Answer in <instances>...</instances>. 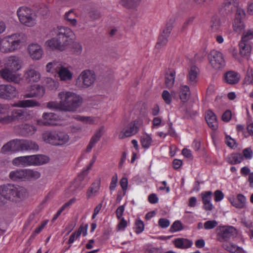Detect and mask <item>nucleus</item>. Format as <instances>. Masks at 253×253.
<instances>
[{"label":"nucleus","instance_id":"f257e3e1","mask_svg":"<svg viewBox=\"0 0 253 253\" xmlns=\"http://www.w3.org/2000/svg\"><path fill=\"white\" fill-rule=\"evenodd\" d=\"M55 37L46 41V43L52 49L63 51L65 47L72 43L75 39V34L68 27H57L54 29Z\"/></svg>","mask_w":253,"mask_h":253},{"label":"nucleus","instance_id":"f03ea898","mask_svg":"<svg viewBox=\"0 0 253 253\" xmlns=\"http://www.w3.org/2000/svg\"><path fill=\"white\" fill-rule=\"evenodd\" d=\"M62 111L76 112L83 103V98L71 91H61L58 93Z\"/></svg>","mask_w":253,"mask_h":253},{"label":"nucleus","instance_id":"7ed1b4c3","mask_svg":"<svg viewBox=\"0 0 253 253\" xmlns=\"http://www.w3.org/2000/svg\"><path fill=\"white\" fill-rule=\"evenodd\" d=\"M26 195V189L18 185L7 183L0 186V195L7 201L16 202Z\"/></svg>","mask_w":253,"mask_h":253},{"label":"nucleus","instance_id":"20e7f679","mask_svg":"<svg viewBox=\"0 0 253 253\" xmlns=\"http://www.w3.org/2000/svg\"><path fill=\"white\" fill-rule=\"evenodd\" d=\"M20 22L28 27H33L36 24L37 14L32 9L27 7H20L17 11Z\"/></svg>","mask_w":253,"mask_h":253},{"label":"nucleus","instance_id":"39448f33","mask_svg":"<svg viewBox=\"0 0 253 253\" xmlns=\"http://www.w3.org/2000/svg\"><path fill=\"white\" fill-rule=\"evenodd\" d=\"M216 240L220 242H227L236 237L237 229L232 226H219L216 229Z\"/></svg>","mask_w":253,"mask_h":253},{"label":"nucleus","instance_id":"423d86ee","mask_svg":"<svg viewBox=\"0 0 253 253\" xmlns=\"http://www.w3.org/2000/svg\"><path fill=\"white\" fill-rule=\"evenodd\" d=\"M143 123L142 120L140 118L130 122L123 130L120 132L119 138L124 139L135 134L138 132L139 127L143 125Z\"/></svg>","mask_w":253,"mask_h":253},{"label":"nucleus","instance_id":"0eeeda50","mask_svg":"<svg viewBox=\"0 0 253 253\" xmlns=\"http://www.w3.org/2000/svg\"><path fill=\"white\" fill-rule=\"evenodd\" d=\"M16 35H12L2 40L0 42V48L3 52L13 51L20 47L21 41L16 39Z\"/></svg>","mask_w":253,"mask_h":253},{"label":"nucleus","instance_id":"6e6552de","mask_svg":"<svg viewBox=\"0 0 253 253\" xmlns=\"http://www.w3.org/2000/svg\"><path fill=\"white\" fill-rule=\"evenodd\" d=\"M208 59L211 66L216 70L220 69L225 65L223 54L216 50H211L208 55Z\"/></svg>","mask_w":253,"mask_h":253},{"label":"nucleus","instance_id":"1a4fd4ad","mask_svg":"<svg viewBox=\"0 0 253 253\" xmlns=\"http://www.w3.org/2000/svg\"><path fill=\"white\" fill-rule=\"evenodd\" d=\"M245 12L244 9L238 8L236 9L235 17L233 23L234 31L241 34L245 28V25L243 19L245 17Z\"/></svg>","mask_w":253,"mask_h":253},{"label":"nucleus","instance_id":"9d476101","mask_svg":"<svg viewBox=\"0 0 253 253\" xmlns=\"http://www.w3.org/2000/svg\"><path fill=\"white\" fill-rule=\"evenodd\" d=\"M22 151V139H15L9 141L5 144L1 149V152L6 154Z\"/></svg>","mask_w":253,"mask_h":253},{"label":"nucleus","instance_id":"9b49d317","mask_svg":"<svg viewBox=\"0 0 253 253\" xmlns=\"http://www.w3.org/2000/svg\"><path fill=\"white\" fill-rule=\"evenodd\" d=\"M18 94L16 87L11 84L0 85V97L10 100L15 98Z\"/></svg>","mask_w":253,"mask_h":253},{"label":"nucleus","instance_id":"f8f14e48","mask_svg":"<svg viewBox=\"0 0 253 253\" xmlns=\"http://www.w3.org/2000/svg\"><path fill=\"white\" fill-rule=\"evenodd\" d=\"M239 0H225L219 7V13L226 16L232 13L233 8H239Z\"/></svg>","mask_w":253,"mask_h":253},{"label":"nucleus","instance_id":"ddd939ff","mask_svg":"<svg viewBox=\"0 0 253 253\" xmlns=\"http://www.w3.org/2000/svg\"><path fill=\"white\" fill-rule=\"evenodd\" d=\"M45 93L44 88L41 85L35 84L31 86L30 90L24 95V98H41Z\"/></svg>","mask_w":253,"mask_h":253},{"label":"nucleus","instance_id":"4468645a","mask_svg":"<svg viewBox=\"0 0 253 253\" xmlns=\"http://www.w3.org/2000/svg\"><path fill=\"white\" fill-rule=\"evenodd\" d=\"M84 86L89 87L93 84L95 80V75L93 71L87 70L82 72L80 76Z\"/></svg>","mask_w":253,"mask_h":253},{"label":"nucleus","instance_id":"2eb2a0df","mask_svg":"<svg viewBox=\"0 0 253 253\" xmlns=\"http://www.w3.org/2000/svg\"><path fill=\"white\" fill-rule=\"evenodd\" d=\"M5 66L16 73L21 67V62L18 57L10 56L6 61Z\"/></svg>","mask_w":253,"mask_h":253},{"label":"nucleus","instance_id":"dca6fc26","mask_svg":"<svg viewBox=\"0 0 253 253\" xmlns=\"http://www.w3.org/2000/svg\"><path fill=\"white\" fill-rule=\"evenodd\" d=\"M0 76L8 82L16 83L18 81V76L16 72L9 69L5 66L4 68L0 70Z\"/></svg>","mask_w":253,"mask_h":253},{"label":"nucleus","instance_id":"f3484780","mask_svg":"<svg viewBox=\"0 0 253 253\" xmlns=\"http://www.w3.org/2000/svg\"><path fill=\"white\" fill-rule=\"evenodd\" d=\"M28 51L30 56L33 59L39 60L41 58L43 51L38 44H31L28 46Z\"/></svg>","mask_w":253,"mask_h":253},{"label":"nucleus","instance_id":"a211bd4d","mask_svg":"<svg viewBox=\"0 0 253 253\" xmlns=\"http://www.w3.org/2000/svg\"><path fill=\"white\" fill-rule=\"evenodd\" d=\"M57 131L47 130L42 134V138L43 141L53 146H57Z\"/></svg>","mask_w":253,"mask_h":253},{"label":"nucleus","instance_id":"6ab92c4d","mask_svg":"<svg viewBox=\"0 0 253 253\" xmlns=\"http://www.w3.org/2000/svg\"><path fill=\"white\" fill-rule=\"evenodd\" d=\"M205 119L209 126L213 130L218 128V123L216 116L215 114L211 110L207 111L205 116Z\"/></svg>","mask_w":253,"mask_h":253},{"label":"nucleus","instance_id":"aec40b11","mask_svg":"<svg viewBox=\"0 0 253 253\" xmlns=\"http://www.w3.org/2000/svg\"><path fill=\"white\" fill-rule=\"evenodd\" d=\"M199 70L196 66H192L188 71L187 81L190 85L195 86L198 82L197 77Z\"/></svg>","mask_w":253,"mask_h":253},{"label":"nucleus","instance_id":"412c9836","mask_svg":"<svg viewBox=\"0 0 253 253\" xmlns=\"http://www.w3.org/2000/svg\"><path fill=\"white\" fill-rule=\"evenodd\" d=\"M31 166H40L45 164L49 162L48 157L43 155H31Z\"/></svg>","mask_w":253,"mask_h":253},{"label":"nucleus","instance_id":"4be33fe9","mask_svg":"<svg viewBox=\"0 0 253 253\" xmlns=\"http://www.w3.org/2000/svg\"><path fill=\"white\" fill-rule=\"evenodd\" d=\"M190 95V88L187 85H182L180 87V91L179 92V97L181 101V104L180 108H182L185 103L188 102L189 97Z\"/></svg>","mask_w":253,"mask_h":253},{"label":"nucleus","instance_id":"5701e85b","mask_svg":"<svg viewBox=\"0 0 253 253\" xmlns=\"http://www.w3.org/2000/svg\"><path fill=\"white\" fill-rule=\"evenodd\" d=\"M104 126H101L98 130L94 134V135L90 139V141L88 144L86 151L87 152H89L91 151L94 145L99 140L101 137L103 135V131L104 130Z\"/></svg>","mask_w":253,"mask_h":253},{"label":"nucleus","instance_id":"b1692460","mask_svg":"<svg viewBox=\"0 0 253 253\" xmlns=\"http://www.w3.org/2000/svg\"><path fill=\"white\" fill-rule=\"evenodd\" d=\"M39 150L38 144L32 140L22 139V151H37Z\"/></svg>","mask_w":253,"mask_h":253},{"label":"nucleus","instance_id":"393cba45","mask_svg":"<svg viewBox=\"0 0 253 253\" xmlns=\"http://www.w3.org/2000/svg\"><path fill=\"white\" fill-rule=\"evenodd\" d=\"M84 177L83 175H80L77 178L73 183L71 185L70 191L74 194L81 191L85 186V183L83 182Z\"/></svg>","mask_w":253,"mask_h":253},{"label":"nucleus","instance_id":"a878e982","mask_svg":"<svg viewBox=\"0 0 253 253\" xmlns=\"http://www.w3.org/2000/svg\"><path fill=\"white\" fill-rule=\"evenodd\" d=\"M26 169H16L11 171L9 178L13 181L26 180Z\"/></svg>","mask_w":253,"mask_h":253},{"label":"nucleus","instance_id":"bb28decb","mask_svg":"<svg viewBox=\"0 0 253 253\" xmlns=\"http://www.w3.org/2000/svg\"><path fill=\"white\" fill-rule=\"evenodd\" d=\"M30 156H20L13 159L12 163L14 166L26 167L31 166Z\"/></svg>","mask_w":253,"mask_h":253},{"label":"nucleus","instance_id":"cd10ccee","mask_svg":"<svg viewBox=\"0 0 253 253\" xmlns=\"http://www.w3.org/2000/svg\"><path fill=\"white\" fill-rule=\"evenodd\" d=\"M193 105L192 102H189L185 104L181 111L184 112V117L189 118L195 116L197 114V111L193 108Z\"/></svg>","mask_w":253,"mask_h":253},{"label":"nucleus","instance_id":"c85d7f7f","mask_svg":"<svg viewBox=\"0 0 253 253\" xmlns=\"http://www.w3.org/2000/svg\"><path fill=\"white\" fill-rule=\"evenodd\" d=\"M230 201L232 206L237 208L242 209L245 207L246 199L245 197L241 194H239L236 199H231Z\"/></svg>","mask_w":253,"mask_h":253},{"label":"nucleus","instance_id":"c756f323","mask_svg":"<svg viewBox=\"0 0 253 253\" xmlns=\"http://www.w3.org/2000/svg\"><path fill=\"white\" fill-rule=\"evenodd\" d=\"M225 82L231 84L238 83L240 80V76L234 71L227 72L224 76Z\"/></svg>","mask_w":253,"mask_h":253},{"label":"nucleus","instance_id":"7c9ffc66","mask_svg":"<svg viewBox=\"0 0 253 253\" xmlns=\"http://www.w3.org/2000/svg\"><path fill=\"white\" fill-rule=\"evenodd\" d=\"M43 124L44 125H53L58 120V116L53 113H44L42 115Z\"/></svg>","mask_w":253,"mask_h":253},{"label":"nucleus","instance_id":"2f4dec72","mask_svg":"<svg viewBox=\"0 0 253 253\" xmlns=\"http://www.w3.org/2000/svg\"><path fill=\"white\" fill-rule=\"evenodd\" d=\"M26 81L29 83H35L39 81L40 74L34 69L28 70L25 73Z\"/></svg>","mask_w":253,"mask_h":253},{"label":"nucleus","instance_id":"473e14b6","mask_svg":"<svg viewBox=\"0 0 253 253\" xmlns=\"http://www.w3.org/2000/svg\"><path fill=\"white\" fill-rule=\"evenodd\" d=\"M13 122L24 120L26 118L27 112L24 110L15 109L11 113Z\"/></svg>","mask_w":253,"mask_h":253},{"label":"nucleus","instance_id":"72a5a7b5","mask_svg":"<svg viewBox=\"0 0 253 253\" xmlns=\"http://www.w3.org/2000/svg\"><path fill=\"white\" fill-rule=\"evenodd\" d=\"M175 72L174 70H169L165 73V84L167 87L170 88L173 86L174 83Z\"/></svg>","mask_w":253,"mask_h":253},{"label":"nucleus","instance_id":"f704fd0d","mask_svg":"<svg viewBox=\"0 0 253 253\" xmlns=\"http://www.w3.org/2000/svg\"><path fill=\"white\" fill-rule=\"evenodd\" d=\"M174 244L178 248L186 249L192 246V242L186 239L178 238L174 241Z\"/></svg>","mask_w":253,"mask_h":253},{"label":"nucleus","instance_id":"c9c22d12","mask_svg":"<svg viewBox=\"0 0 253 253\" xmlns=\"http://www.w3.org/2000/svg\"><path fill=\"white\" fill-rule=\"evenodd\" d=\"M240 47V52L243 56H248L250 55L252 47L251 45L247 43V42L241 41L239 44Z\"/></svg>","mask_w":253,"mask_h":253},{"label":"nucleus","instance_id":"e433bc0d","mask_svg":"<svg viewBox=\"0 0 253 253\" xmlns=\"http://www.w3.org/2000/svg\"><path fill=\"white\" fill-rule=\"evenodd\" d=\"M17 105L20 107L26 108L40 106V103L35 100L30 99L19 100Z\"/></svg>","mask_w":253,"mask_h":253},{"label":"nucleus","instance_id":"4c0bfd02","mask_svg":"<svg viewBox=\"0 0 253 253\" xmlns=\"http://www.w3.org/2000/svg\"><path fill=\"white\" fill-rule=\"evenodd\" d=\"M57 146H62L68 142L69 140V135L65 132L57 131Z\"/></svg>","mask_w":253,"mask_h":253},{"label":"nucleus","instance_id":"58836bf2","mask_svg":"<svg viewBox=\"0 0 253 253\" xmlns=\"http://www.w3.org/2000/svg\"><path fill=\"white\" fill-rule=\"evenodd\" d=\"M222 247L227 251L231 253H242L243 250L242 248L237 247L233 243H225L222 245Z\"/></svg>","mask_w":253,"mask_h":253},{"label":"nucleus","instance_id":"ea45409f","mask_svg":"<svg viewBox=\"0 0 253 253\" xmlns=\"http://www.w3.org/2000/svg\"><path fill=\"white\" fill-rule=\"evenodd\" d=\"M58 74L62 81L71 80L72 78V74L71 72L63 67L59 69Z\"/></svg>","mask_w":253,"mask_h":253},{"label":"nucleus","instance_id":"a19ab883","mask_svg":"<svg viewBox=\"0 0 253 253\" xmlns=\"http://www.w3.org/2000/svg\"><path fill=\"white\" fill-rule=\"evenodd\" d=\"M37 129L34 126L29 124H24L21 127V132L25 136L31 135Z\"/></svg>","mask_w":253,"mask_h":253},{"label":"nucleus","instance_id":"79ce46f5","mask_svg":"<svg viewBox=\"0 0 253 253\" xmlns=\"http://www.w3.org/2000/svg\"><path fill=\"white\" fill-rule=\"evenodd\" d=\"M26 180H36L41 176V173L37 171L29 169H26Z\"/></svg>","mask_w":253,"mask_h":253},{"label":"nucleus","instance_id":"37998d69","mask_svg":"<svg viewBox=\"0 0 253 253\" xmlns=\"http://www.w3.org/2000/svg\"><path fill=\"white\" fill-rule=\"evenodd\" d=\"M141 0H121V4L126 8H131L137 6Z\"/></svg>","mask_w":253,"mask_h":253},{"label":"nucleus","instance_id":"c03bdc74","mask_svg":"<svg viewBox=\"0 0 253 253\" xmlns=\"http://www.w3.org/2000/svg\"><path fill=\"white\" fill-rule=\"evenodd\" d=\"M244 160L243 156L240 153L232 155L231 157L228 158V162L232 165H235L240 163Z\"/></svg>","mask_w":253,"mask_h":253},{"label":"nucleus","instance_id":"a18cd8bd","mask_svg":"<svg viewBox=\"0 0 253 253\" xmlns=\"http://www.w3.org/2000/svg\"><path fill=\"white\" fill-rule=\"evenodd\" d=\"M242 40L241 41L247 42L253 39V29L244 30L243 32Z\"/></svg>","mask_w":253,"mask_h":253},{"label":"nucleus","instance_id":"49530a36","mask_svg":"<svg viewBox=\"0 0 253 253\" xmlns=\"http://www.w3.org/2000/svg\"><path fill=\"white\" fill-rule=\"evenodd\" d=\"M168 36H166L164 34L160 35L156 44V47L157 48H161L165 46L168 42Z\"/></svg>","mask_w":253,"mask_h":253},{"label":"nucleus","instance_id":"de8ad7c7","mask_svg":"<svg viewBox=\"0 0 253 253\" xmlns=\"http://www.w3.org/2000/svg\"><path fill=\"white\" fill-rule=\"evenodd\" d=\"M220 26V20L216 17L212 18L211 23V28L213 32L217 31Z\"/></svg>","mask_w":253,"mask_h":253},{"label":"nucleus","instance_id":"09e8293b","mask_svg":"<svg viewBox=\"0 0 253 253\" xmlns=\"http://www.w3.org/2000/svg\"><path fill=\"white\" fill-rule=\"evenodd\" d=\"M65 19L70 22V24L75 26L76 25L77 20L74 17L73 11L71 10L65 14Z\"/></svg>","mask_w":253,"mask_h":253},{"label":"nucleus","instance_id":"8fccbe9b","mask_svg":"<svg viewBox=\"0 0 253 253\" xmlns=\"http://www.w3.org/2000/svg\"><path fill=\"white\" fill-rule=\"evenodd\" d=\"M152 139L148 135H146L141 137V143L143 147L148 148L151 145Z\"/></svg>","mask_w":253,"mask_h":253},{"label":"nucleus","instance_id":"3c124183","mask_svg":"<svg viewBox=\"0 0 253 253\" xmlns=\"http://www.w3.org/2000/svg\"><path fill=\"white\" fill-rule=\"evenodd\" d=\"M99 183H93L91 186L89 188L87 193V196L88 198L92 197L95 193H96L99 188Z\"/></svg>","mask_w":253,"mask_h":253},{"label":"nucleus","instance_id":"603ef678","mask_svg":"<svg viewBox=\"0 0 253 253\" xmlns=\"http://www.w3.org/2000/svg\"><path fill=\"white\" fill-rule=\"evenodd\" d=\"M174 23V20H170L167 23L166 27L163 30V34L166 36L169 37V34L173 28V24Z\"/></svg>","mask_w":253,"mask_h":253},{"label":"nucleus","instance_id":"864d4df0","mask_svg":"<svg viewBox=\"0 0 253 253\" xmlns=\"http://www.w3.org/2000/svg\"><path fill=\"white\" fill-rule=\"evenodd\" d=\"M46 106L47 108L50 109H53L56 110L62 111L60 101L59 102L57 101H50L47 103Z\"/></svg>","mask_w":253,"mask_h":253},{"label":"nucleus","instance_id":"5fc2aeb1","mask_svg":"<svg viewBox=\"0 0 253 253\" xmlns=\"http://www.w3.org/2000/svg\"><path fill=\"white\" fill-rule=\"evenodd\" d=\"M183 229L181 222L179 220L174 221L170 228L169 231L171 232L180 231Z\"/></svg>","mask_w":253,"mask_h":253},{"label":"nucleus","instance_id":"6e6d98bb","mask_svg":"<svg viewBox=\"0 0 253 253\" xmlns=\"http://www.w3.org/2000/svg\"><path fill=\"white\" fill-rule=\"evenodd\" d=\"M13 119L11 114L10 115H1L0 117V123L5 125L13 122Z\"/></svg>","mask_w":253,"mask_h":253},{"label":"nucleus","instance_id":"4d7b16f0","mask_svg":"<svg viewBox=\"0 0 253 253\" xmlns=\"http://www.w3.org/2000/svg\"><path fill=\"white\" fill-rule=\"evenodd\" d=\"M88 228V224H86L84 226L83 223L80 226L77 232V238H79L81 234L83 233V236H85L87 234V230Z\"/></svg>","mask_w":253,"mask_h":253},{"label":"nucleus","instance_id":"13d9d810","mask_svg":"<svg viewBox=\"0 0 253 253\" xmlns=\"http://www.w3.org/2000/svg\"><path fill=\"white\" fill-rule=\"evenodd\" d=\"M136 225L135 232L136 234L141 233L144 228V224L143 222L140 219H136L135 222Z\"/></svg>","mask_w":253,"mask_h":253},{"label":"nucleus","instance_id":"bf43d9fd","mask_svg":"<svg viewBox=\"0 0 253 253\" xmlns=\"http://www.w3.org/2000/svg\"><path fill=\"white\" fill-rule=\"evenodd\" d=\"M211 195L212 192L211 191H207L202 193L203 204H205V203L208 204V203L211 202Z\"/></svg>","mask_w":253,"mask_h":253},{"label":"nucleus","instance_id":"052dcab7","mask_svg":"<svg viewBox=\"0 0 253 253\" xmlns=\"http://www.w3.org/2000/svg\"><path fill=\"white\" fill-rule=\"evenodd\" d=\"M218 224L216 220H208L205 222L204 226L206 229H211L215 227Z\"/></svg>","mask_w":253,"mask_h":253},{"label":"nucleus","instance_id":"680f3d73","mask_svg":"<svg viewBox=\"0 0 253 253\" xmlns=\"http://www.w3.org/2000/svg\"><path fill=\"white\" fill-rule=\"evenodd\" d=\"M245 81L247 84H251L253 81V70L250 69V68H248L246 76L245 78Z\"/></svg>","mask_w":253,"mask_h":253},{"label":"nucleus","instance_id":"e2e57ef3","mask_svg":"<svg viewBox=\"0 0 253 253\" xmlns=\"http://www.w3.org/2000/svg\"><path fill=\"white\" fill-rule=\"evenodd\" d=\"M162 96L166 104H170L171 103V97L168 90H164Z\"/></svg>","mask_w":253,"mask_h":253},{"label":"nucleus","instance_id":"0e129e2a","mask_svg":"<svg viewBox=\"0 0 253 253\" xmlns=\"http://www.w3.org/2000/svg\"><path fill=\"white\" fill-rule=\"evenodd\" d=\"M47 82L48 84V87L51 90L56 89L58 87V83L51 78H48Z\"/></svg>","mask_w":253,"mask_h":253},{"label":"nucleus","instance_id":"69168bd1","mask_svg":"<svg viewBox=\"0 0 253 253\" xmlns=\"http://www.w3.org/2000/svg\"><path fill=\"white\" fill-rule=\"evenodd\" d=\"M89 16L92 20H96L101 17V13L98 10H92L89 12Z\"/></svg>","mask_w":253,"mask_h":253},{"label":"nucleus","instance_id":"338daca9","mask_svg":"<svg viewBox=\"0 0 253 253\" xmlns=\"http://www.w3.org/2000/svg\"><path fill=\"white\" fill-rule=\"evenodd\" d=\"M231 111L229 110H227L222 116V120L225 122H228L231 120Z\"/></svg>","mask_w":253,"mask_h":253},{"label":"nucleus","instance_id":"774afa93","mask_svg":"<svg viewBox=\"0 0 253 253\" xmlns=\"http://www.w3.org/2000/svg\"><path fill=\"white\" fill-rule=\"evenodd\" d=\"M120 184L124 191V194L125 195L127 188V178L126 177H123L120 181Z\"/></svg>","mask_w":253,"mask_h":253}]
</instances>
